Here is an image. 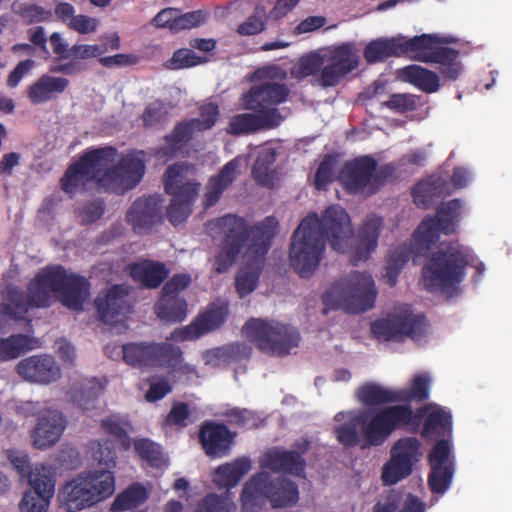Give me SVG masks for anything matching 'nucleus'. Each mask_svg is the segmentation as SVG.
<instances>
[{
  "mask_svg": "<svg viewBox=\"0 0 512 512\" xmlns=\"http://www.w3.org/2000/svg\"><path fill=\"white\" fill-rule=\"evenodd\" d=\"M8 459L14 470L18 473L20 480H27L28 484L31 483L32 477L36 476V473L42 474L45 472L46 475H53L51 468L46 465L37 464L32 468L29 462V456L25 452L9 450Z\"/></svg>",
  "mask_w": 512,
  "mask_h": 512,
  "instance_id": "obj_45",
  "label": "nucleus"
},
{
  "mask_svg": "<svg viewBox=\"0 0 512 512\" xmlns=\"http://www.w3.org/2000/svg\"><path fill=\"white\" fill-rule=\"evenodd\" d=\"M398 429L425 439L449 438L452 434V414L433 403L417 407L389 405L371 411H360L334 428L336 438L344 447L362 449L382 446Z\"/></svg>",
  "mask_w": 512,
  "mask_h": 512,
  "instance_id": "obj_1",
  "label": "nucleus"
},
{
  "mask_svg": "<svg viewBox=\"0 0 512 512\" xmlns=\"http://www.w3.org/2000/svg\"><path fill=\"white\" fill-rule=\"evenodd\" d=\"M422 442L416 437H402L391 447L390 459L383 465L382 481L394 485L409 477L422 456Z\"/></svg>",
  "mask_w": 512,
  "mask_h": 512,
  "instance_id": "obj_15",
  "label": "nucleus"
},
{
  "mask_svg": "<svg viewBox=\"0 0 512 512\" xmlns=\"http://www.w3.org/2000/svg\"><path fill=\"white\" fill-rule=\"evenodd\" d=\"M237 167L238 161L236 159H232L221 168L217 175L209 179L203 199L205 208H209L219 201L223 192L235 180Z\"/></svg>",
  "mask_w": 512,
  "mask_h": 512,
  "instance_id": "obj_35",
  "label": "nucleus"
},
{
  "mask_svg": "<svg viewBox=\"0 0 512 512\" xmlns=\"http://www.w3.org/2000/svg\"><path fill=\"white\" fill-rule=\"evenodd\" d=\"M123 361L133 368L148 371L155 367L168 366L173 372L190 374L195 367L184 363L183 354H121Z\"/></svg>",
  "mask_w": 512,
  "mask_h": 512,
  "instance_id": "obj_29",
  "label": "nucleus"
},
{
  "mask_svg": "<svg viewBox=\"0 0 512 512\" xmlns=\"http://www.w3.org/2000/svg\"><path fill=\"white\" fill-rule=\"evenodd\" d=\"M428 461L430 466H446L449 463H454L451 458V446L449 440L441 438L433 446L429 453Z\"/></svg>",
  "mask_w": 512,
  "mask_h": 512,
  "instance_id": "obj_59",
  "label": "nucleus"
},
{
  "mask_svg": "<svg viewBox=\"0 0 512 512\" xmlns=\"http://www.w3.org/2000/svg\"><path fill=\"white\" fill-rule=\"evenodd\" d=\"M263 498L267 499L273 508L293 506L299 499L298 486L285 477L271 478L269 473L259 472L243 487L242 509H253Z\"/></svg>",
  "mask_w": 512,
  "mask_h": 512,
  "instance_id": "obj_11",
  "label": "nucleus"
},
{
  "mask_svg": "<svg viewBox=\"0 0 512 512\" xmlns=\"http://www.w3.org/2000/svg\"><path fill=\"white\" fill-rule=\"evenodd\" d=\"M117 155L118 150L110 145L87 149L66 169L60 180L62 190L73 195L91 182L109 194L124 195L132 190L145 174V162L138 153H128L113 164Z\"/></svg>",
  "mask_w": 512,
  "mask_h": 512,
  "instance_id": "obj_3",
  "label": "nucleus"
},
{
  "mask_svg": "<svg viewBox=\"0 0 512 512\" xmlns=\"http://www.w3.org/2000/svg\"><path fill=\"white\" fill-rule=\"evenodd\" d=\"M29 485L31 489L24 493L19 503L20 512H47L55 492L54 475L36 473Z\"/></svg>",
  "mask_w": 512,
  "mask_h": 512,
  "instance_id": "obj_26",
  "label": "nucleus"
},
{
  "mask_svg": "<svg viewBox=\"0 0 512 512\" xmlns=\"http://www.w3.org/2000/svg\"><path fill=\"white\" fill-rule=\"evenodd\" d=\"M54 276L51 282L54 294L63 306L72 311L81 312L90 295L91 284L84 276L68 273L61 265H54Z\"/></svg>",
  "mask_w": 512,
  "mask_h": 512,
  "instance_id": "obj_16",
  "label": "nucleus"
},
{
  "mask_svg": "<svg viewBox=\"0 0 512 512\" xmlns=\"http://www.w3.org/2000/svg\"><path fill=\"white\" fill-rule=\"evenodd\" d=\"M228 316L226 305L211 304L208 309L200 313L189 325L177 328L171 334L174 341L196 340L204 334L219 328Z\"/></svg>",
  "mask_w": 512,
  "mask_h": 512,
  "instance_id": "obj_22",
  "label": "nucleus"
},
{
  "mask_svg": "<svg viewBox=\"0 0 512 512\" xmlns=\"http://www.w3.org/2000/svg\"><path fill=\"white\" fill-rule=\"evenodd\" d=\"M131 277L142 286L158 288L168 276V270L163 263L145 260L130 264Z\"/></svg>",
  "mask_w": 512,
  "mask_h": 512,
  "instance_id": "obj_36",
  "label": "nucleus"
},
{
  "mask_svg": "<svg viewBox=\"0 0 512 512\" xmlns=\"http://www.w3.org/2000/svg\"><path fill=\"white\" fill-rule=\"evenodd\" d=\"M128 423L117 416H110L101 421V428L118 446L127 451L131 448L132 440L128 434Z\"/></svg>",
  "mask_w": 512,
  "mask_h": 512,
  "instance_id": "obj_47",
  "label": "nucleus"
},
{
  "mask_svg": "<svg viewBox=\"0 0 512 512\" xmlns=\"http://www.w3.org/2000/svg\"><path fill=\"white\" fill-rule=\"evenodd\" d=\"M235 509L236 505L227 491L223 495L207 493L196 503L192 512H234Z\"/></svg>",
  "mask_w": 512,
  "mask_h": 512,
  "instance_id": "obj_48",
  "label": "nucleus"
},
{
  "mask_svg": "<svg viewBox=\"0 0 512 512\" xmlns=\"http://www.w3.org/2000/svg\"><path fill=\"white\" fill-rule=\"evenodd\" d=\"M476 260L470 248L451 242L431 253L422 268V281L430 291L452 295L464 281L467 266L475 267L477 277L483 275L485 265Z\"/></svg>",
  "mask_w": 512,
  "mask_h": 512,
  "instance_id": "obj_8",
  "label": "nucleus"
},
{
  "mask_svg": "<svg viewBox=\"0 0 512 512\" xmlns=\"http://www.w3.org/2000/svg\"><path fill=\"white\" fill-rule=\"evenodd\" d=\"M2 297L6 303H1L2 316L13 320H23L28 313L30 300L28 293L14 285H7L2 292Z\"/></svg>",
  "mask_w": 512,
  "mask_h": 512,
  "instance_id": "obj_39",
  "label": "nucleus"
},
{
  "mask_svg": "<svg viewBox=\"0 0 512 512\" xmlns=\"http://www.w3.org/2000/svg\"><path fill=\"white\" fill-rule=\"evenodd\" d=\"M161 204L160 196L140 197L130 206L126 220L137 233L149 231L162 221Z\"/></svg>",
  "mask_w": 512,
  "mask_h": 512,
  "instance_id": "obj_24",
  "label": "nucleus"
},
{
  "mask_svg": "<svg viewBox=\"0 0 512 512\" xmlns=\"http://www.w3.org/2000/svg\"><path fill=\"white\" fill-rule=\"evenodd\" d=\"M419 42V38H407L403 35L377 38L365 46L363 56L368 64L381 63L391 57H401L411 53V48L417 47Z\"/></svg>",
  "mask_w": 512,
  "mask_h": 512,
  "instance_id": "obj_23",
  "label": "nucleus"
},
{
  "mask_svg": "<svg viewBox=\"0 0 512 512\" xmlns=\"http://www.w3.org/2000/svg\"><path fill=\"white\" fill-rule=\"evenodd\" d=\"M400 77L425 93H434L440 88L439 75L419 65L404 67L400 70Z\"/></svg>",
  "mask_w": 512,
  "mask_h": 512,
  "instance_id": "obj_41",
  "label": "nucleus"
},
{
  "mask_svg": "<svg viewBox=\"0 0 512 512\" xmlns=\"http://www.w3.org/2000/svg\"><path fill=\"white\" fill-rule=\"evenodd\" d=\"M353 227L347 211L330 205L321 216L308 213L292 234L290 264L302 278L311 276L324 258L326 243L334 251L345 253L351 246Z\"/></svg>",
  "mask_w": 512,
  "mask_h": 512,
  "instance_id": "obj_4",
  "label": "nucleus"
},
{
  "mask_svg": "<svg viewBox=\"0 0 512 512\" xmlns=\"http://www.w3.org/2000/svg\"><path fill=\"white\" fill-rule=\"evenodd\" d=\"M267 18L269 17L266 7L263 4H257L253 14L238 26L237 32L243 36L259 34L265 29Z\"/></svg>",
  "mask_w": 512,
  "mask_h": 512,
  "instance_id": "obj_53",
  "label": "nucleus"
},
{
  "mask_svg": "<svg viewBox=\"0 0 512 512\" xmlns=\"http://www.w3.org/2000/svg\"><path fill=\"white\" fill-rule=\"evenodd\" d=\"M428 486L432 493L443 494L451 485L454 475V463L446 466H430Z\"/></svg>",
  "mask_w": 512,
  "mask_h": 512,
  "instance_id": "obj_49",
  "label": "nucleus"
},
{
  "mask_svg": "<svg viewBox=\"0 0 512 512\" xmlns=\"http://www.w3.org/2000/svg\"><path fill=\"white\" fill-rule=\"evenodd\" d=\"M98 318L105 324H114L132 311L129 288L125 285H113L99 293L94 300Z\"/></svg>",
  "mask_w": 512,
  "mask_h": 512,
  "instance_id": "obj_19",
  "label": "nucleus"
},
{
  "mask_svg": "<svg viewBox=\"0 0 512 512\" xmlns=\"http://www.w3.org/2000/svg\"><path fill=\"white\" fill-rule=\"evenodd\" d=\"M419 38L417 47L411 48V53H415L414 58L424 63H436L440 67L458 60L460 52L456 49L441 46L442 39L435 34H422L414 36Z\"/></svg>",
  "mask_w": 512,
  "mask_h": 512,
  "instance_id": "obj_27",
  "label": "nucleus"
},
{
  "mask_svg": "<svg viewBox=\"0 0 512 512\" xmlns=\"http://www.w3.org/2000/svg\"><path fill=\"white\" fill-rule=\"evenodd\" d=\"M431 380L426 374L416 375L408 388L396 389L400 405H410L411 402L421 403L429 398Z\"/></svg>",
  "mask_w": 512,
  "mask_h": 512,
  "instance_id": "obj_43",
  "label": "nucleus"
},
{
  "mask_svg": "<svg viewBox=\"0 0 512 512\" xmlns=\"http://www.w3.org/2000/svg\"><path fill=\"white\" fill-rule=\"evenodd\" d=\"M65 419L57 410H47L38 419L32 432L33 445L37 449H46L54 445L65 429Z\"/></svg>",
  "mask_w": 512,
  "mask_h": 512,
  "instance_id": "obj_30",
  "label": "nucleus"
},
{
  "mask_svg": "<svg viewBox=\"0 0 512 512\" xmlns=\"http://www.w3.org/2000/svg\"><path fill=\"white\" fill-rule=\"evenodd\" d=\"M15 13L27 25L49 21L53 17L51 10H47L37 4L29 3L21 4L18 9H15Z\"/></svg>",
  "mask_w": 512,
  "mask_h": 512,
  "instance_id": "obj_55",
  "label": "nucleus"
},
{
  "mask_svg": "<svg viewBox=\"0 0 512 512\" xmlns=\"http://www.w3.org/2000/svg\"><path fill=\"white\" fill-rule=\"evenodd\" d=\"M356 397L366 407L398 403L396 389L387 388L374 382L361 385L357 389Z\"/></svg>",
  "mask_w": 512,
  "mask_h": 512,
  "instance_id": "obj_42",
  "label": "nucleus"
},
{
  "mask_svg": "<svg viewBox=\"0 0 512 512\" xmlns=\"http://www.w3.org/2000/svg\"><path fill=\"white\" fill-rule=\"evenodd\" d=\"M102 39L104 40L102 45L76 43L69 46L60 32H53L50 35V46L57 64L52 65L49 71L67 76L79 75L88 69L86 60L100 57L108 50L120 48V37L117 33H112Z\"/></svg>",
  "mask_w": 512,
  "mask_h": 512,
  "instance_id": "obj_10",
  "label": "nucleus"
},
{
  "mask_svg": "<svg viewBox=\"0 0 512 512\" xmlns=\"http://www.w3.org/2000/svg\"><path fill=\"white\" fill-rule=\"evenodd\" d=\"M194 132H196V130L189 120L178 122L171 133L165 136V145L157 150V156L168 158L175 157L187 147Z\"/></svg>",
  "mask_w": 512,
  "mask_h": 512,
  "instance_id": "obj_38",
  "label": "nucleus"
},
{
  "mask_svg": "<svg viewBox=\"0 0 512 512\" xmlns=\"http://www.w3.org/2000/svg\"><path fill=\"white\" fill-rule=\"evenodd\" d=\"M93 447V459L101 467L82 472L67 481L58 491L59 507L67 512H79L91 508L109 498L115 491L113 469L117 455L110 440L97 442Z\"/></svg>",
  "mask_w": 512,
  "mask_h": 512,
  "instance_id": "obj_5",
  "label": "nucleus"
},
{
  "mask_svg": "<svg viewBox=\"0 0 512 512\" xmlns=\"http://www.w3.org/2000/svg\"><path fill=\"white\" fill-rule=\"evenodd\" d=\"M245 337L265 352H289L298 347L301 336L297 328L276 320L251 318L243 326Z\"/></svg>",
  "mask_w": 512,
  "mask_h": 512,
  "instance_id": "obj_13",
  "label": "nucleus"
},
{
  "mask_svg": "<svg viewBox=\"0 0 512 512\" xmlns=\"http://www.w3.org/2000/svg\"><path fill=\"white\" fill-rule=\"evenodd\" d=\"M450 192L449 182L441 177L420 181L413 189V202L417 207L427 209L435 198L449 195Z\"/></svg>",
  "mask_w": 512,
  "mask_h": 512,
  "instance_id": "obj_37",
  "label": "nucleus"
},
{
  "mask_svg": "<svg viewBox=\"0 0 512 512\" xmlns=\"http://www.w3.org/2000/svg\"><path fill=\"white\" fill-rule=\"evenodd\" d=\"M336 163L337 160L332 155H325L320 162L314 179V185L317 190H326L328 185L335 180Z\"/></svg>",
  "mask_w": 512,
  "mask_h": 512,
  "instance_id": "obj_54",
  "label": "nucleus"
},
{
  "mask_svg": "<svg viewBox=\"0 0 512 512\" xmlns=\"http://www.w3.org/2000/svg\"><path fill=\"white\" fill-rule=\"evenodd\" d=\"M323 62V58L317 53L303 56L293 68L292 74L298 79L314 76L320 72Z\"/></svg>",
  "mask_w": 512,
  "mask_h": 512,
  "instance_id": "obj_58",
  "label": "nucleus"
},
{
  "mask_svg": "<svg viewBox=\"0 0 512 512\" xmlns=\"http://www.w3.org/2000/svg\"><path fill=\"white\" fill-rule=\"evenodd\" d=\"M290 96L286 84L272 80L252 85L241 95L240 101L246 113L232 116L226 127L229 135H250L278 127L284 120L278 106Z\"/></svg>",
  "mask_w": 512,
  "mask_h": 512,
  "instance_id": "obj_7",
  "label": "nucleus"
},
{
  "mask_svg": "<svg viewBox=\"0 0 512 512\" xmlns=\"http://www.w3.org/2000/svg\"><path fill=\"white\" fill-rule=\"evenodd\" d=\"M235 434L225 424L206 421L199 431V441L206 455L223 457L230 451Z\"/></svg>",
  "mask_w": 512,
  "mask_h": 512,
  "instance_id": "obj_28",
  "label": "nucleus"
},
{
  "mask_svg": "<svg viewBox=\"0 0 512 512\" xmlns=\"http://www.w3.org/2000/svg\"><path fill=\"white\" fill-rule=\"evenodd\" d=\"M278 224V220L273 216H268L253 226H248L243 217L231 214L217 219V226L225 229V236L214 258L215 273L228 272L242 250L247 248V265L235 278V288L240 298L246 297L256 289Z\"/></svg>",
  "mask_w": 512,
  "mask_h": 512,
  "instance_id": "obj_2",
  "label": "nucleus"
},
{
  "mask_svg": "<svg viewBox=\"0 0 512 512\" xmlns=\"http://www.w3.org/2000/svg\"><path fill=\"white\" fill-rule=\"evenodd\" d=\"M210 16V12L206 9L195 10L181 14L178 11L177 20L174 21V33L181 30L192 29L206 23Z\"/></svg>",
  "mask_w": 512,
  "mask_h": 512,
  "instance_id": "obj_56",
  "label": "nucleus"
},
{
  "mask_svg": "<svg viewBox=\"0 0 512 512\" xmlns=\"http://www.w3.org/2000/svg\"><path fill=\"white\" fill-rule=\"evenodd\" d=\"M135 452L152 467H160L163 464L161 447L147 438L134 441Z\"/></svg>",
  "mask_w": 512,
  "mask_h": 512,
  "instance_id": "obj_50",
  "label": "nucleus"
},
{
  "mask_svg": "<svg viewBox=\"0 0 512 512\" xmlns=\"http://www.w3.org/2000/svg\"><path fill=\"white\" fill-rule=\"evenodd\" d=\"M167 118V111L161 102L148 104L142 114V121L146 127H156L164 123Z\"/></svg>",
  "mask_w": 512,
  "mask_h": 512,
  "instance_id": "obj_60",
  "label": "nucleus"
},
{
  "mask_svg": "<svg viewBox=\"0 0 512 512\" xmlns=\"http://www.w3.org/2000/svg\"><path fill=\"white\" fill-rule=\"evenodd\" d=\"M330 64L322 66L319 83L323 87L336 86L347 74L358 66V57L353 44L344 43L335 47L329 57Z\"/></svg>",
  "mask_w": 512,
  "mask_h": 512,
  "instance_id": "obj_21",
  "label": "nucleus"
},
{
  "mask_svg": "<svg viewBox=\"0 0 512 512\" xmlns=\"http://www.w3.org/2000/svg\"><path fill=\"white\" fill-rule=\"evenodd\" d=\"M384 105L397 113L411 112L416 109V97L410 94H392Z\"/></svg>",
  "mask_w": 512,
  "mask_h": 512,
  "instance_id": "obj_62",
  "label": "nucleus"
},
{
  "mask_svg": "<svg viewBox=\"0 0 512 512\" xmlns=\"http://www.w3.org/2000/svg\"><path fill=\"white\" fill-rule=\"evenodd\" d=\"M383 227L381 217L372 215L368 216L360 226L356 246L351 258L353 265H358L362 261L369 259L370 254L376 249L378 239Z\"/></svg>",
  "mask_w": 512,
  "mask_h": 512,
  "instance_id": "obj_31",
  "label": "nucleus"
},
{
  "mask_svg": "<svg viewBox=\"0 0 512 512\" xmlns=\"http://www.w3.org/2000/svg\"><path fill=\"white\" fill-rule=\"evenodd\" d=\"M54 276L53 266L42 268L27 286V293L32 308H46L51 304V292L54 286L51 277Z\"/></svg>",
  "mask_w": 512,
  "mask_h": 512,
  "instance_id": "obj_34",
  "label": "nucleus"
},
{
  "mask_svg": "<svg viewBox=\"0 0 512 512\" xmlns=\"http://www.w3.org/2000/svg\"><path fill=\"white\" fill-rule=\"evenodd\" d=\"M276 161V153L271 150H265L259 154L252 167V176L257 184L272 188L275 181V171L273 165Z\"/></svg>",
  "mask_w": 512,
  "mask_h": 512,
  "instance_id": "obj_44",
  "label": "nucleus"
},
{
  "mask_svg": "<svg viewBox=\"0 0 512 512\" xmlns=\"http://www.w3.org/2000/svg\"><path fill=\"white\" fill-rule=\"evenodd\" d=\"M189 417V405L185 402H175L167 414L165 422L169 426L184 428L188 425Z\"/></svg>",
  "mask_w": 512,
  "mask_h": 512,
  "instance_id": "obj_61",
  "label": "nucleus"
},
{
  "mask_svg": "<svg viewBox=\"0 0 512 512\" xmlns=\"http://www.w3.org/2000/svg\"><path fill=\"white\" fill-rule=\"evenodd\" d=\"M219 117L218 105L208 103L202 105L199 109V118L189 119V122L196 131H205L211 129L217 122Z\"/></svg>",
  "mask_w": 512,
  "mask_h": 512,
  "instance_id": "obj_57",
  "label": "nucleus"
},
{
  "mask_svg": "<svg viewBox=\"0 0 512 512\" xmlns=\"http://www.w3.org/2000/svg\"><path fill=\"white\" fill-rule=\"evenodd\" d=\"M250 469L249 458H238L231 463L220 465L214 472L213 481L220 488L230 489L235 487Z\"/></svg>",
  "mask_w": 512,
  "mask_h": 512,
  "instance_id": "obj_40",
  "label": "nucleus"
},
{
  "mask_svg": "<svg viewBox=\"0 0 512 512\" xmlns=\"http://www.w3.org/2000/svg\"><path fill=\"white\" fill-rule=\"evenodd\" d=\"M296 450H286L280 447L269 449L261 461L262 468L277 473L290 474L297 477L305 476L306 461L303 455L310 448V441L304 439L295 443Z\"/></svg>",
  "mask_w": 512,
  "mask_h": 512,
  "instance_id": "obj_18",
  "label": "nucleus"
},
{
  "mask_svg": "<svg viewBox=\"0 0 512 512\" xmlns=\"http://www.w3.org/2000/svg\"><path fill=\"white\" fill-rule=\"evenodd\" d=\"M17 372L28 381L41 384H49L61 377L60 366L51 354H33L18 363Z\"/></svg>",
  "mask_w": 512,
  "mask_h": 512,
  "instance_id": "obj_25",
  "label": "nucleus"
},
{
  "mask_svg": "<svg viewBox=\"0 0 512 512\" xmlns=\"http://www.w3.org/2000/svg\"><path fill=\"white\" fill-rule=\"evenodd\" d=\"M69 84L70 81L65 77L43 74L28 87L27 97L33 105L46 103L57 99L66 91Z\"/></svg>",
  "mask_w": 512,
  "mask_h": 512,
  "instance_id": "obj_32",
  "label": "nucleus"
},
{
  "mask_svg": "<svg viewBox=\"0 0 512 512\" xmlns=\"http://www.w3.org/2000/svg\"><path fill=\"white\" fill-rule=\"evenodd\" d=\"M376 166L377 161L370 155L356 157L344 164L338 179L348 193L355 194L367 191L370 195L373 172H375Z\"/></svg>",
  "mask_w": 512,
  "mask_h": 512,
  "instance_id": "obj_20",
  "label": "nucleus"
},
{
  "mask_svg": "<svg viewBox=\"0 0 512 512\" xmlns=\"http://www.w3.org/2000/svg\"><path fill=\"white\" fill-rule=\"evenodd\" d=\"M462 203L452 199L438 206L434 216H426L412 234L409 243H402L393 249L384 267L382 277L390 287L396 285L398 276L412 255L425 256L440 238L456 231L461 214Z\"/></svg>",
  "mask_w": 512,
  "mask_h": 512,
  "instance_id": "obj_6",
  "label": "nucleus"
},
{
  "mask_svg": "<svg viewBox=\"0 0 512 512\" xmlns=\"http://www.w3.org/2000/svg\"><path fill=\"white\" fill-rule=\"evenodd\" d=\"M206 61L205 57L198 56L193 49L180 48L174 51L172 57L165 63V67L170 70H180L195 67Z\"/></svg>",
  "mask_w": 512,
  "mask_h": 512,
  "instance_id": "obj_52",
  "label": "nucleus"
},
{
  "mask_svg": "<svg viewBox=\"0 0 512 512\" xmlns=\"http://www.w3.org/2000/svg\"><path fill=\"white\" fill-rule=\"evenodd\" d=\"M191 283V276L185 274L173 275L163 286L161 296L155 304L157 316L171 323L183 321L187 316V302L180 293Z\"/></svg>",
  "mask_w": 512,
  "mask_h": 512,
  "instance_id": "obj_17",
  "label": "nucleus"
},
{
  "mask_svg": "<svg viewBox=\"0 0 512 512\" xmlns=\"http://www.w3.org/2000/svg\"><path fill=\"white\" fill-rule=\"evenodd\" d=\"M397 168L395 165L389 163L381 166H376L373 172L372 186L370 188V195L377 193L382 186L387 184L390 180L395 178Z\"/></svg>",
  "mask_w": 512,
  "mask_h": 512,
  "instance_id": "obj_63",
  "label": "nucleus"
},
{
  "mask_svg": "<svg viewBox=\"0 0 512 512\" xmlns=\"http://www.w3.org/2000/svg\"><path fill=\"white\" fill-rule=\"evenodd\" d=\"M187 169V165L176 163L168 166L163 175L164 190L172 196L166 214L175 226L189 217L200 188L199 182L186 178Z\"/></svg>",
  "mask_w": 512,
  "mask_h": 512,
  "instance_id": "obj_12",
  "label": "nucleus"
},
{
  "mask_svg": "<svg viewBox=\"0 0 512 512\" xmlns=\"http://www.w3.org/2000/svg\"><path fill=\"white\" fill-rule=\"evenodd\" d=\"M39 347L38 339L25 334H13L0 340V352H29Z\"/></svg>",
  "mask_w": 512,
  "mask_h": 512,
  "instance_id": "obj_51",
  "label": "nucleus"
},
{
  "mask_svg": "<svg viewBox=\"0 0 512 512\" xmlns=\"http://www.w3.org/2000/svg\"><path fill=\"white\" fill-rule=\"evenodd\" d=\"M107 383L106 377L85 378L71 386V399L83 410L92 409L97 399L104 393Z\"/></svg>",
  "mask_w": 512,
  "mask_h": 512,
  "instance_id": "obj_33",
  "label": "nucleus"
},
{
  "mask_svg": "<svg viewBox=\"0 0 512 512\" xmlns=\"http://www.w3.org/2000/svg\"><path fill=\"white\" fill-rule=\"evenodd\" d=\"M376 296L372 275L352 271L333 283L324 292L322 301L328 309H342L347 313L359 314L374 306Z\"/></svg>",
  "mask_w": 512,
  "mask_h": 512,
  "instance_id": "obj_9",
  "label": "nucleus"
},
{
  "mask_svg": "<svg viewBox=\"0 0 512 512\" xmlns=\"http://www.w3.org/2000/svg\"><path fill=\"white\" fill-rule=\"evenodd\" d=\"M426 326L424 315L414 314L406 307L387 318L375 320L371 325V332L383 341H402L405 337L419 341L425 335Z\"/></svg>",
  "mask_w": 512,
  "mask_h": 512,
  "instance_id": "obj_14",
  "label": "nucleus"
},
{
  "mask_svg": "<svg viewBox=\"0 0 512 512\" xmlns=\"http://www.w3.org/2000/svg\"><path fill=\"white\" fill-rule=\"evenodd\" d=\"M147 498L146 488L139 483H134L116 496L111 504V511L116 512L136 508L144 503Z\"/></svg>",
  "mask_w": 512,
  "mask_h": 512,
  "instance_id": "obj_46",
  "label": "nucleus"
},
{
  "mask_svg": "<svg viewBox=\"0 0 512 512\" xmlns=\"http://www.w3.org/2000/svg\"><path fill=\"white\" fill-rule=\"evenodd\" d=\"M147 381L150 384L149 389L145 393V399L148 402L159 401L172 391L169 381L164 377L159 379L151 377L147 379Z\"/></svg>",
  "mask_w": 512,
  "mask_h": 512,
  "instance_id": "obj_64",
  "label": "nucleus"
}]
</instances>
